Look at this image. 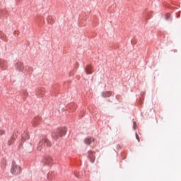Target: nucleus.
<instances>
[{"mask_svg":"<svg viewBox=\"0 0 181 181\" xmlns=\"http://www.w3.org/2000/svg\"><path fill=\"white\" fill-rule=\"evenodd\" d=\"M91 70H92L91 66H90V65L87 66L86 68V74H91L93 73V71Z\"/></svg>","mask_w":181,"mask_h":181,"instance_id":"1a4fd4ad","label":"nucleus"},{"mask_svg":"<svg viewBox=\"0 0 181 181\" xmlns=\"http://www.w3.org/2000/svg\"><path fill=\"white\" fill-rule=\"evenodd\" d=\"M5 135V130L0 129V136Z\"/></svg>","mask_w":181,"mask_h":181,"instance_id":"4468645a","label":"nucleus"},{"mask_svg":"<svg viewBox=\"0 0 181 181\" xmlns=\"http://www.w3.org/2000/svg\"><path fill=\"white\" fill-rule=\"evenodd\" d=\"M84 142L85 144H86V145H90L91 143L94 142V138L88 137L85 139Z\"/></svg>","mask_w":181,"mask_h":181,"instance_id":"423d86ee","label":"nucleus"},{"mask_svg":"<svg viewBox=\"0 0 181 181\" xmlns=\"http://www.w3.org/2000/svg\"><path fill=\"white\" fill-rule=\"evenodd\" d=\"M170 18V13H167L165 14V19L166 21H168V19Z\"/></svg>","mask_w":181,"mask_h":181,"instance_id":"2eb2a0df","label":"nucleus"},{"mask_svg":"<svg viewBox=\"0 0 181 181\" xmlns=\"http://www.w3.org/2000/svg\"><path fill=\"white\" fill-rule=\"evenodd\" d=\"M90 162L92 163H94V161L95 160V157H91V156H90Z\"/></svg>","mask_w":181,"mask_h":181,"instance_id":"f8f14e48","label":"nucleus"},{"mask_svg":"<svg viewBox=\"0 0 181 181\" xmlns=\"http://www.w3.org/2000/svg\"><path fill=\"white\" fill-rule=\"evenodd\" d=\"M136 139H137L138 142H141V139H139V135H138V133H136Z\"/></svg>","mask_w":181,"mask_h":181,"instance_id":"ddd939ff","label":"nucleus"},{"mask_svg":"<svg viewBox=\"0 0 181 181\" xmlns=\"http://www.w3.org/2000/svg\"><path fill=\"white\" fill-rule=\"evenodd\" d=\"M16 139V136H14V135L11 136V139L8 141V146L13 145Z\"/></svg>","mask_w":181,"mask_h":181,"instance_id":"0eeeda50","label":"nucleus"},{"mask_svg":"<svg viewBox=\"0 0 181 181\" xmlns=\"http://www.w3.org/2000/svg\"><path fill=\"white\" fill-rule=\"evenodd\" d=\"M15 69L17 71H25V65L21 62H18L15 64Z\"/></svg>","mask_w":181,"mask_h":181,"instance_id":"20e7f679","label":"nucleus"},{"mask_svg":"<svg viewBox=\"0 0 181 181\" xmlns=\"http://www.w3.org/2000/svg\"><path fill=\"white\" fill-rule=\"evenodd\" d=\"M67 132V129L66 128H61L59 129L57 132L54 134V138L55 139H57V138H60V136H64V134Z\"/></svg>","mask_w":181,"mask_h":181,"instance_id":"7ed1b4c3","label":"nucleus"},{"mask_svg":"<svg viewBox=\"0 0 181 181\" xmlns=\"http://www.w3.org/2000/svg\"><path fill=\"white\" fill-rule=\"evenodd\" d=\"M111 92L110 91H106L103 93L102 95L104 97V98H107V97H111Z\"/></svg>","mask_w":181,"mask_h":181,"instance_id":"9d476101","label":"nucleus"},{"mask_svg":"<svg viewBox=\"0 0 181 181\" xmlns=\"http://www.w3.org/2000/svg\"><path fill=\"white\" fill-rule=\"evenodd\" d=\"M42 162L43 165H50L53 162V159H52V157L45 156L42 158Z\"/></svg>","mask_w":181,"mask_h":181,"instance_id":"39448f33","label":"nucleus"},{"mask_svg":"<svg viewBox=\"0 0 181 181\" xmlns=\"http://www.w3.org/2000/svg\"><path fill=\"white\" fill-rule=\"evenodd\" d=\"M133 128H134V129H136V122H134V123H133Z\"/></svg>","mask_w":181,"mask_h":181,"instance_id":"dca6fc26","label":"nucleus"},{"mask_svg":"<svg viewBox=\"0 0 181 181\" xmlns=\"http://www.w3.org/2000/svg\"><path fill=\"white\" fill-rule=\"evenodd\" d=\"M6 66V61L0 59V69H4Z\"/></svg>","mask_w":181,"mask_h":181,"instance_id":"6e6552de","label":"nucleus"},{"mask_svg":"<svg viewBox=\"0 0 181 181\" xmlns=\"http://www.w3.org/2000/svg\"><path fill=\"white\" fill-rule=\"evenodd\" d=\"M45 146H50V141L46 138H44L40 141L37 148L38 151H42Z\"/></svg>","mask_w":181,"mask_h":181,"instance_id":"f257e3e1","label":"nucleus"},{"mask_svg":"<svg viewBox=\"0 0 181 181\" xmlns=\"http://www.w3.org/2000/svg\"><path fill=\"white\" fill-rule=\"evenodd\" d=\"M21 172H22V168L16 163H13L11 169V173H12V175H19Z\"/></svg>","mask_w":181,"mask_h":181,"instance_id":"f03ea898","label":"nucleus"},{"mask_svg":"<svg viewBox=\"0 0 181 181\" xmlns=\"http://www.w3.org/2000/svg\"><path fill=\"white\" fill-rule=\"evenodd\" d=\"M25 136H23L21 141L22 142H25V141H26L27 139H29V135H28L27 134H25Z\"/></svg>","mask_w":181,"mask_h":181,"instance_id":"9b49d317","label":"nucleus"}]
</instances>
